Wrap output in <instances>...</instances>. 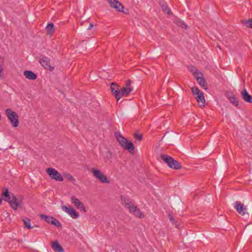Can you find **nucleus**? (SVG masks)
I'll use <instances>...</instances> for the list:
<instances>
[{
	"label": "nucleus",
	"instance_id": "nucleus-5",
	"mask_svg": "<svg viewBox=\"0 0 252 252\" xmlns=\"http://www.w3.org/2000/svg\"><path fill=\"white\" fill-rule=\"evenodd\" d=\"M192 94L195 96V98L197 102L199 103H201L200 106H204L205 98L204 94L202 92L199 90L196 87H193L191 88Z\"/></svg>",
	"mask_w": 252,
	"mask_h": 252
},
{
	"label": "nucleus",
	"instance_id": "nucleus-22",
	"mask_svg": "<svg viewBox=\"0 0 252 252\" xmlns=\"http://www.w3.org/2000/svg\"><path fill=\"white\" fill-rule=\"evenodd\" d=\"M133 89H126L121 88V94H122L121 96V98L124 95L127 96L132 91Z\"/></svg>",
	"mask_w": 252,
	"mask_h": 252
},
{
	"label": "nucleus",
	"instance_id": "nucleus-13",
	"mask_svg": "<svg viewBox=\"0 0 252 252\" xmlns=\"http://www.w3.org/2000/svg\"><path fill=\"white\" fill-rule=\"evenodd\" d=\"M71 201L77 209L83 211L84 212H86V210L83 203L74 196H71Z\"/></svg>",
	"mask_w": 252,
	"mask_h": 252
},
{
	"label": "nucleus",
	"instance_id": "nucleus-8",
	"mask_svg": "<svg viewBox=\"0 0 252 252\" xmlns=\"http://www.w3.org/2000/svg\"><path fill=\"white\" fill-rule=\"evenodd\" d=\"M110 90L113 94L115 95L117 101L121 99V87L116 83L113 82L110 85Z\"/></svg>",
	"mask_w": 252,
	"mask_h": 252
},
{
	"label": "nucleus",
	"instance_id": "nucleus-31",
	"mask_svg": "<svg viewBox=\"0 0 252 252\" xmlns=\"http://www.w3.org/2000/svg\"><path fill=\"white\" fill-rule=\"evenodd\" d=\"M66 178L69 180H70V181H75V179L73 177V176L72 175H71L70 174H67L66 175Z\"/></svg>",
	"mask_w": 252,
	"mask_h": 252
},
{
	"label": "nucleus",
	"instance_id": "nucleus-10",
	"mask_svg": "<svg viewBox=\"0 0 252 252\" xmlns=\"http://www.w3.org/2000/svg\"><path fill=\"white\" fill-rule=\"evenodd\" d=\"M127 209L131 214H132L136 217L141 219L144 218L145 217V215L141 212L140 210L133 204V203L131 204L129 206V207H128Z\"/></svg>",
	"mask_w": 252,
	"mask_h": 252
},
{
	"label": "nucleus",
	"instance_id": "nucleus-37",
	"mask_svg": "<svg viewBox=\"0 0 252 252\" xmlns=\"http://www.w3.org/2000/svg\"><path fill=\"white\" fill-rule=\"evenodd\" d=\"M1 67V66L0 65V68Z\"/></svg>",
	"mask_w": 252,
	"mask_h": 252
},
{
	"label": "nucleus",
	"instance_id": "nucleus-32",
	"mask_svg": "<svg viewBox=\"0 0 252 252\" xmlns=\"http://www.w3.org/2000/svg\"><path fill=\"white\" fill-rule=\"evenodd\" d=\"M169 217L170 221L172 222L173 223H175V219L173 218V217L170 215H169Z\"/></svg>",
	"mask_w": 252,
	"mask_h": 252
},
{
	"label": "nucleus",
	"instance_id": "nucleus-4",
	"mask_svg": "<svg viewBox=\"0 0 252 252\" xmlns=\"http://www.w3.org/2000/svg\"><path fill=\"white\" fill-rule=\"evenodd\" d=\"M5 113L12 126L15 127H17L19 123L17 114L10 109H7Z\"/></svg>",
	"mask_w": 252,
	"mask_h": 252
},
{
	"label": "nucleus",
	"instance_id": "nucleus-29",
	"mask_svg": "<svg viewBox=\"0 0 252 252\" xmlns=\"http://www.w3.org/2000/svg\"><path fill=\"white\" fill-rule=\"evenodd\" d=\"M131 81L130 80H128L126 82L125 84V86L123 87L124 88L126 89H133V87L131 85Z\"/></svg>",
	"mask_w": 252,
	"mask_h": 252
},
{
	"label": "nucleus",
	"instance_id": "nucleus-15",
	"mask_svg": "<svg viewBox=\"0 0 252 252\" xmlns=\"http://www.w3.org/2000/svg\"><path fill=\"white\" fill-rule=\"evenodd\" d=\"M235 209L241 215H244L246 213V208L244 205L239 201L235 202Z\"/></svg>",
	"mask_w": 252,
	"mask_h": 252
},
{
	"label": "nucleus",
	"instance_id": "nucleus-7",
	"mask_svg": "<svg viewBox=\"0 0 252 252\" xmlns=\"http://www.w3.org/2000/svg\"><path fill=\"white\" fill-rule=\"evenodd\" d=\"M47 173L50 178L58 181H63V178L61 174L53 168H48L46 170Z\"/></svg>",
	"mask_w": 252,
	"mask_h": 252
},
{
	"label": "nucleus",
	"instance_id": "nucleus-12",
	"mask_svg": "<svg viewBox=\"0 0 252 252\" xmlns=\"http://www.w3.org/2000/svg\"><path fill=\"white\" fill-rule=\"evenodd\" d=\"M39 62L42 66H43L45 69L50 71H53L54 70V67H52L50 65V60L48 58L46 57H43L39 59Z\"/></svg>",
	"mask_w": 252,
	"mask_h": 252
},
{
	"label": "nucleus",
	"instance_id": "nucleus-6",
	"mask_svg": "<svg viewBox=\"0 0 252 252\" xmlns=\"http://www.w3.org/2000/svg\"><path fill=\"white\" fill-rule=\"evenodd\" d=\"M91 171L94 177L101 183H108L109 182L107 177L99 170L93 168L91 169Z\"/></svg>",
	"mask_w": 252,
	"mask_h": 252
},
{
	"label": "nucleus",
	"instance_id": "nucleus-19",
	"mask_svg": "<svg viewBox=\"0 0 252 252\" xmlns=\"http://www.w3.org/2000/svg\"><path fill=\"white\" fill-rule=\"evenodd\" d=\"M24 75L26 78L34 80L37 78V75L30 70H26L24 72Z\"/></svg>",
	"mask_w": 252,
	"mask_h": 252
},
{
	"label": "nucleus",
	"instance_id": "nucleus-36",
	"mask_svg": "<svg viewBox=\"0 0 252 252\" xmlns=\"http://www.w3.org/2000/svg\"><path fill=\"white\" fill-rule=\"evenodd\" d=\"M2 199L0 198V205L1 204Z\"/></svg>",
	"mask_w": 252,
	"mask_h": 252
},
{
	"label": "nucleus",
	"instance_id": "nucleus-25",
	"mask_svg": "<svg viewBox=\"0 0 252 252\" xmlns=\"http://www.w3.org/2000/svg\"><path fill=\"white\" fill-rule=\"evenodd\" d=\"M51 222V224L55 225V226H57L58 227H62V224L61 223V222L55 218H53V220Z\"/></svg>",
	"mask_w": 252,
	"mask_h": 252
},
{
	"label": "nucleus",
	"instance_id": "nucleus-35",
	"mask_svg": "<svg viewBox=\"0 0 252 252\" xmlns=\"http://www.w3.org/2000/svg\"><path fill=\"white\" fill-rule=\"evenodd\" d=\"M166 10L167 11L168 14H170V10L168 8H166Z\"/></svg>",
	"mask_w": 252,
	"mask_h": 252
},
{
	"label": "nucleus",
	"instance_id": "nucleus-14",
	"mask_svg": "<svg viewBox=\"0 0 252 252\" xmlns=\"http://www.w3.org/2000/svg\"><path fill=\"white\" fill-rule=\"evenodd\" d=\"M195 78L197 81L198 83L204 89L207 90L206 87V82L204 78L202 73L198 74V75H195Z\"/></svg>",
	"mask_w": 252,
	"mask_h": 252
},
{
	"label": "nucleus",
	"instance_id": "nucleus-3",
	"mask_svg": "<svg viewBox=\"0 0 252 252\" xmlns=\"http://www.w3.org/2000/svg\"><path fill=\"white\" fill-rule=\"evenodd\" d=\"M160 158L166 163H167L170 168L177 170L182 168L181 164L177 160H175L171 157L167 155H161L160 156Z\"/></svg>",
	"mask_w": 252,
	"mask_h": 252
},
{
	"label": "nucleus",
	"instance_id": "nucleus-20",
	"mask_svg": "<svg viewBox=\"0 0 252 252\" xmlns=\"http://www.w3.org/2000/svg\"><path fill=\"white\" fill-rule=\"evenodd\" d=\"M22 220L24 222L25 227L28 229H32V228H34V227H38L36 225L32 226L31 225V220L28 218H24L22 219Z\"/></svg>",
	"mask_w": 252,
	"mask_h": 252
},
{
	"label": "nucleus",
	"instance_id": "nucleus-27",
	"mask_svg": "<svg viewBox=\"0 0 252 252\" xmlns=\"http://www.w3.org/2000/svg\"><path fill=\"white\" fill-rule=\"evenodd\" d=\"M190 70L193 74L194 77L195 75H198V74L200 73L199 70L193 66L190 67Z\"/></svg>",
	"mask_w": 252,
	"mask_h": 252
},
{
	"label": "nucleus",
	"instance_id": "nucleus-26",
	"mask_svg": "<svg viewBox=\"0 0 252 252\" xmlns=\"http://www.w3.org/2000/svg\"><path fill=\"white\" fill-rule=\"evenodd\" d=\"M175 22L177 25H178L179 26L181 27L182 28L185 29H187V25H186L183 21H182L180 19L177 20Z\"/></svg>",
	"mask_w": 252,
	"mask_h": 252
},
{
	"label": "nucleus",
	"instance_id": "nucleus-23",
	"mask_svg": "<svg viewBox=\"0 0 252 252\" xmlns=\"http://www.w3.org/2000/svg\"><path fill=\"white\" fill-rule=\"evenodd\" d=\"M40 218L42 219H44L46 222H48V223L51 224V221L53 220L54 217H53L52 216H48L44 214H41Z\"/></svg>",
	"mask_w": 252,
	"mask_h": 252
},
{
	"label": "nucleus",
	"instance_id": "nucleus-1",
	"mask_svg": "<svg viewBox=\"0 0 252 252\" xmlns=\"http://www.w3.org/2000/svg\"><path fill=\"white\" fill-rule=\"evenodd\" d=\"M1 196L4 197V200L8 202L14 210L17 209L19 205L18 199L13 193L8 191L7 189H3L1 193Z\"/></svg>",
	"mask_w": 252,
	"mask_h": 252
},
{
	"label": "nucleus",
	"instance_id": "nucleus-9",
	"mask_svg": "<svg viewBox=\"0 0 252 252\" xmlns=\"http://www.w3.org/2000/svg\"><path fill=\"white\" fill-rule=\"evenodd\" d=\"M127 209L131 214H132L136 217L141 219L144 218L145 217V215L141 212L140 210L133 204V203L131 204L129 206V207H128Z\"/></svg>",
	"mask_w": 252,
	"mask_h": 252
},
{
	"label": "nucleus",
	"instance_id": "nucleus-24",
	"mask_svg": "<svg viewBox=\"0 0 252 252\" xmlns=\"http://www.w3.org/2000/svg\"><path fill=\"white\" fill-rule=\"evenodd\" d=\"M228 99L231 103L234 104L235 106H237L239 105L238 101L234 95H231L229 96Z\"/></svg>",
	"mask_w": 252,
	"mask_h": 252
},
{
	"label": "nucleus",
	"instance_id": "nucleus-16",
	"mask_svg": "<svg viewBox=\"0 0 252 252\" xmlns=\"http://www.w3.org/2000/svg\"><path fill=\"white\" fill-rule=\"evenodd\" d=\"M241 96L246 102L252 103V96L248 93L246 89L241 92Z\"/></svg>",
	"mask_w": 252,
	"mask_h": 252
},
{
	"label": "nucleus",
	"instance_id": "nucleus-34",
	"mask_svg": "<svg viewBox=\"0 0 252 252\" xmlns=\"http://www.w3.org/2000/svg\"><path fill=\"white\" fill-rule=\"evenodd\" d=\"M3 71V68L1 67L0 68V77L2 76V73Z\"/></svg>",
	"mask_w": 252,
	"mask_h": 252
},
{
	"label": "nucleus",
	"instance_id": "nucleus-18",
	"mask_svg": "<svg viewBox=\"0 0 252 252\" xmlns=\"http://www.w3.org/2000/svg\"><path fill=\"white\" fill-rule=\"evenodd\" d=\"M52 249L55 252H63L64 250L62 247L59 244L57 241H55L51 244Z\"/></svg>",
	"mask_w": 252,
	"mask_h": 252
},
{
	"label": "nucleus",
	"instance_id": "nucleus-17",
	"mask_svg": "<svg viewBox=\"0 0 252 252\" xmlns=\"http://www.w3.org/2000/svg\"><path fill=\"white\" fill-rule=\"evenodd\" d=\"M121 204L127 209L129 206L133 203L132 201L128 198H127L125 195H121L120 196Z\"/></svg>",
	"mask_w": 252,
	"mask_h": 252
},
{
	"label": "nucleus",
	"instance_id": "nucleus-21",
	"mask_svg": "<svg viewBox=\"0 0 252 252\" xmlns=\"http://www.w3.org/2000/svg\"><path fill=\"white\" fill-rule=\"evenodd\" d=\"M46 30L48 34L52 35L55 32L54 24L51 23L48 24L46 27Z\"/></svg>",
	"mask_w": 252,
	"mask_h": 252
},
{
	"label": "nucleus",
	"instance_id": "nucleus-2",
	"mask_svg": "<svg viewBox=\"0 0 252 252\" xmlns=\"http://www.w3.org/2000/svg\"><path fill=\"white\" fill-rule=\"evenodd\" d=\"M115 135L120 144L124 149L127 150L129 153L134 151V146L132 142L128 141L127 139L122 136L120 132H116Z\"/></svg>",
	"mask_w": 252,
	"mask_h": 252
},
{
	"label": "nucleus",
	"instance_id": "nucleus-11",
	"mask_svg": "<svg viewBox=\"0 0 252 252\" xmlns=\"http://www.w3.org/2000/svg\"><path fill=\"white\" fill-rule=\"evenodd\" d=\"M62 209L63 211L70 215L73 219H76L79 217V214L71 206H69L68 207H67L65 205H63L62 206Z\"/></svg>",
	"mask_w": 252,
	"mask_h": 252
},
{
	"label": "nucleus",
	"instance_id": "nucleus-33",
	"mask_svg": "<svg viewBox=\"0 0 252 252\" xmlns=\"http://www.w3.org/2000/svg\"><path fill=\"white\" fill-rule=\"evenodd\" d=\"M93 27V24L90 23L89 27H88V30H91L92 29Z\"/></svg>",
	"mask_w": 252,
	"mask_h": 252
},
{
	"label": "nucleus",
	"instance_id": "nucleus-30",
	"mask_svg": "<svg viewBox=\"0 0 252 252\" xmlns=\"http://www.w3.org/2000/svg\"><path fill=\"white\" fill-rule=\"evenodd\" d=\"M134 137L135 139L141 141L142 139L143 135L142 134L134 133Z\"/></svg>",
	"mask_w": 252,
	"mask_h": 252
},
{
	"label": "nucleus",
	"instance_id": "nucleus-28",
	"mask_svg": "<svg viewBox=\"0 0 252 252\" xmlns=\"http://www.w3.org/2000/svg\"><path fill=\"white\" fill-rule=\"evenodd\" d=\"M243 23L248 28H252V19H249V20L245 21Z\"/></svg>",
	"mask_w": 252,
	"mask_h": 252
}]
</instances>
